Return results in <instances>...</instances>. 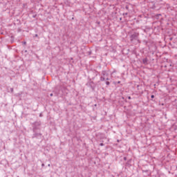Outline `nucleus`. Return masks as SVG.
<instances>
[{"label": "nucleus", "instance_id": "f257e3e1", "mask_svg": "<svg viewBox=\"0 0 177 177\" xmlns=\"http://www.w3.org/2000/svg\"><path fill=\"white\" fill-rule=\"evenodd\" d=\"M142 62L144 64H147V59H144Z\"/></svg>", "mask_w": 177, "mask_h": 177}, {"label": "nucleus", "instance_id": "f03ea898", "mask_svg": "<svg viewBox=\"0 0 177 177\" xmlns=\"http://www.w3.org/2000/svg\"><path fill=\"white\" fill-rule=\"evenodd\" d=\"M151 99H154V95H152L151 96Z\"/></svg>", "mask_w": 177, "mask_h": 177}, {"label": "nucleus", "instance_id": "7ed1b4c3", "mask_svg": "<svg viewBox=\"0 0 177 177\" xmlns=\"http://www.w3.org/2000/svg\"><path fill=\"white\" fill-rule=\"evenodd\" d=\"M26 41H24V45H26Z\"/></svg>", "mask_w": 177, "mask_h": 177}, {"label": "nucleus", "instance_id": "20e7f679", "mask_svg": "<svg viewBox=\"0 0 177 177\" xmlns=\"http://www.w3.org/2000/svg\"><path fill=\"white\" fill-rule=\"evenodd\" d=\"M100 146H103V143H101V144H100Z\"/></svg>", "mask_w": 177, "mask_h": 177}, {"label": "nucleus", "instance_id": "39448f33", "mask_svg": "<svg viewBox=\"0 0 177 177\" xmlns=\"http://www.w3.org/2000/svg\"><path fill=\"white\" fill-rule=\"evenodd\" d=\"M53 94H50V96H53Z\"/></svg>", "mask_w": 177, "mask_h": 177}, {"label": "nucleus", "instance_id": "423d86ee", "mask_svg": "<svg viewBox=\"0 0 177 177\" xmlns=\"http://www.w3.org/2000/svg\"><path fill=\"white\" fill-rule=\"evenodd\" d=\"M129 99H131V97H129Z\"/></svg>", "mask_w": 177, "mask_h": 177}, {"label": "nucleus", "instance_id": "0eeeda50", "mask_svg": "<svg viewBox=\"0 0 177 177\" xmlns=\"http://www.w3.org/2000/svg\"><path fill=\"white\" fill-rule=\"evenodd\" d=\"M107 84V85H109V83H106Z\"/></svg>", "mask_w": 177, "mask_h": 177}]
</instances>
